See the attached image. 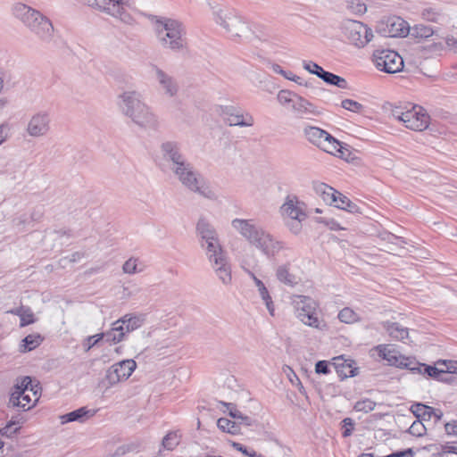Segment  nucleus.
Masks as SVG:
<instances>
[{
  "mask_svg": "<svg viewBox=\"0 0 457 457\" xmlns=\"http://www.w3.org/2000/svg\"><path fill=\"white\" fill-rule=\"evenodd\" d=\"M118 105L123 115L144 129H155L158 120L150 107L144 102L141 93L136 90H128L119 96Z\"/></svg>",
  "mask_w": 457,
  "mask_h": 457,
  "instance_id": "f257e3e1",
  "label": "nucleus"
},
{
  "mask_svg": "<svg viewBox=\"0 0 457 457\" xmlns=\"http://www.w3.org/2000/svg\"><path fill=\"white\" fill-rule=\"evenodd\" d=\"M153 21L157 40L163 48L175 52L184 50L186 29L180 21L163 16H155Z\"/></svg>",
  "mask_w": 457,
  "mask_h": 457,
  "instance_id": "f03ea898",
  "label": "nucleus"
},
{
  "mask_svg": "<svg viewBox=\"0 0 457 457\" xmlns=\"http://www.w3.org/2000/svg\"><path fill=\"white\" fill-rule=\"evenodd\" d=\"M12 14L42 41L48 42L54 35L51 21L39 11L21 3L12 6Z\"/></svg>",
  "mask_w": 457,
  "mask_h": 457,
  "instance_id": "7ed1b4c3",
  "label": "nucleus"
},
{
  "mask_svg": "<svg viewBox=\"0 0 457 457\" xmlns=\"http://www.w3.org/2000/svg\"><path fill=\"white\" fill-rule=\"evenodd\" d=\"M212 17L230 37H243L249 33L245 19L235 10L225 6L212 7Z\"/></svg>",
  "mask_w": 457,
  "mask_h": 457,
  "instance_id": "20e7f679",
  "label": "nucleus"
},
{
  "mask_svg": "<svg viewBox=\"0 0 457 457\" xmlns=\"http://www.w3.org/2000/svg\"><path fill=\"white\" fill-rule=\"evenodd\" d=\"M177 179L189 191L209 200H217L218 195L206 183L204 177L188 162L172 172Z\"/></svg>",
  "mask_w": 457,
  "mask_h": 457,
  "instance_id": "39448f33",
  "label": "nucleus"
},
{
  "mask_svg": "<svg viewBox=\"0 0 457 457\" xmlns=\"http://www.w3.org/2000/svg\"><path fill=\"white\" fill-rule=\"evenodd\" d=\"M392 116L402 121L407 129L422 131L428 127L429 115L420 105L403 104L394 106L391 110Z\"/></svg>",
  "mask_w": 457,
  "mask_h": 457,
  "instance_id": "423d86ee",
  "label": "nucleus"
},
{
  "mask_svg": "<svg viewBox=\"0 0 457 457\" xmlns=\"http://www.w3.org/2000/svg\"><path fill=\"white\" fill-rule=\"evenodd\" d=\"M83 4L111 16L124 24L131 25L134 18L128 12L131 0H79Z\"/></svg>",
  "mask_w": 457,
  "mask_h": 457,
  "instance_id": "0eeeda50",
  "label": "nucleus"
},
{
  "mask_svg": "<svg viewBox=\"0 0 457 457\" xmlns=\"http://www.w3.org/2000/svg\"><path fill=\"white\" fill-rule=\"evenodd\" d=\"M204 252L212 271L220 283L225 287L231 285V263L221 244L212 245V247L204 249Z\"/></svg>",
  "mask_w": 457,
  "mask_h": 457,
  "instance_id": "6e6552de",
  "label": "nucleus"
},
{
  "mask_svg": "<svg viewBox=\"0 0 457 457\" xmlns=\"http://www.w3.org/2000/svg\"><path fill=\"white\" fill-rule=\"evenodd\" d=\"M137 368V362L127 359L112 364L105 371L104 377L99 381L98 387L106 393L111 387L127 380Z\"/></svg>",
  "mask_w": 457,
  "mask_h": 457,
  "instance_id": "1a4fd4ad",
  "label": "nucleus"
},
{
  "mask_svg": "<svg viewBox=\"0 0 457 457\" xmlns=\"http://www.w3.org/2000/svg\"><path fill=\"white\" fill-rule=\"evenodd\" d=\"M231 226L251 245L260 251L262 250L269 234L267 231L256 226L251 220L234 219Z\"/></svg>",
  "mask_w": 457,
  "mask_h": 457,
  "instance_id": "9d476101",
  "label": "nucleus"
},
{
  "mask_svg": "<svg viewBox=\"0 0 457 457\" xmlns=\"http://www.w3.org/2000/svg\"><path fill=\"white\" fill-rule=\"evenodd\" d=\"M303 132L305 139L309 143L322 151L330 154H336V153L340 151L338 148L340 145L339 141L326 130L315 126H306Z\"/></svg>",
  "mask_w": 457,
  "mask_h": 457,
  "instance_id": "9b49d317",
  "label": "nucleus"
},
{
  "mask_svg": "<svg viewBox=\"0 0 457 457\" xmlns=\"http://www.w3.org/2000/svg\"><path fill=\"white\" fill-rule=\"evenodd\" d=\"M342 29L347 39L357 47H364L374 37L370 28L355 20L345 21Z\"/></svg>",
  "mask_w": 457,
  "mask_h": 457,
  "instance_id": "f8f14e48",
  "label": "nucleus"
},
{
  "mask_svg": "<svg viewBox=\"0 0 457 457\" xmlns=\"http://www.w3.org/2000/svg\"><path fill=\"white\" fill-rule=\"evenodd\" d=\"M378 354L386 360L389 365L395 366L400 369H407L414 374L422 373L424 363H420L413 357H405L400 354L395 349H390L386 345L378 346Z\"/></svg>",
  "mask_w": 457,
  "mask_h": 457,
  "instance_id": "ddd939ff",
  "label": "nucleus"
},
{
  "mask_svg": "<svg viewBox=\"0 0 457 457\" xmlns=\"http://www.w3.org/2000/svg\"><path fill=\"white\" fill-rule=\"evenodd\" d=\"M293 305L297 318L305 325L319 328L320 321L317 318V304L313 299L304 295H294Z\"/></svg>",
  "mask_w": 457,
  "mask_h": 457,
  "instance_id": "4468645a",
  "label": "nucleus"
},
{
  "mask_svg": "<svg viewBox=\"0 0 457 457\" xmlns=\"http://www.w3.org/2000/svg\"><path fill=\"white\" fill-rule=\"evenodd\" d=\"M373 62L378 70L386 73H395L403 68V57L393 50H375Z\"/></svg>",
  "mask_w": 457,
  "mask_h": 457,
  "instance_id": "2eb2a0df",
  "label": "nucleus"
},
{
  "mask_svg": "<svg viewBox=\"0 0 457 457\" xmlns=\"http://www.w3.org/2000/svg\"><path fill=\"white\" fill-rule=\"evenodd\" d=\"M161 151L163 161L172 172L189 162L183 154L181 146L177 142L167 141L162 143Z\"/></svg>",
  "mask_w": 457,
  "mask_h": 457,
  "instance_id": "dca6fc26",
  "label": "nucleus"
},
{
  "mask_svg": "<svg viewBox=\"0 0 457 457\" xmlns=\"http://www.w3.org/2000/svg\"><path fill=\"white\" fill-rule=\"evenodd\" d=\"M377 31L383 37H404L409 35L410 26L401 17L393 16L379 22Z\"/></svg>",
  "mask_w": 457,
  "mask_h": 457,
  "instance_id": "f3484780",
  "label": "nucleus"
},
{
  "mask_svg": "<svg viewBox=\"0 0 457 457\" xmlns=\"http://www.w3.org/2000/svg\"><path fill=\"white\" fill-rule=\"evenodd\" d=\"M51 129V117L47 111H38L29 120L26 132L32 137L46 136Z\"/></svg>",
  "mask_w": 457,
  "mask_h": 457,
  "instance_id": "a211bd4d",
  "label": "nucleus"
},
{
  "mask_svg": "<svg viewBox=\"0 0 457 457\" xmlns=\"http://www.w3.org/2000/svg\"><path fill=\"white\" fill-rule=\"evenodd\" d=\"M196 232L200 237V245L204 250L212 245H220L215 228L206 219L202 218L198 220Z\"/></svg>",
  "mask_w": 457,
  "mask_h": 457,
  "instance_id": "6ab92c4d",
  "label": "nucleus"
},
{
  "mask_svg": "<svg viewBox=\"0 0 457 457\" xmlns=\"http://www.w3.org/2000/svg\"><path fill=\"white\" fill-rule=\"evenodd\" d=\"M282 216L290 220H306L305 205L296 196H287L280 207Z\"/></svg>",
  "mask_w": 457,
  "mask_h": 457,
  "instance_id": "aec40b11",
  "label": "nucleus"
},
{
  "mask_svg": "<svg viewBox=\"0 0 457 457\" xmlns=\"http://www.w3.org/2000/svg\"><path fill=\"white\" fill-rule=\"evenodd\" d=\"M223 114L229 126L252 127L254 123V119L249 112H243L234 106L225 107Z\"/></svg>",
  "mask_w": 457,
  "mask_h": 457,
  "instance_id": "412c9836",
  "label": "nucleus"
},
{
  "mask_svg": "<svg viewBox=\"0 0 457 457\" xmlns=\"http://www.w3.org/2000/svg\"><path fill=\"white\" fill-rule=\"evenodd\" d=\"M291 112L296 119L306 120L312 119L320 113L312 103L301 96L296 97L295 100V103L291 108Z\"/></svg>",
  "mask_w": 457,
  "mask_h": 457,
  "instance_id": "4be33fe9",
  "label": "nucleus"
},
{
  "mask_svg": "<svg viewBox=\"0 0 457 457\" xmlns=\"http://www.w3.org/2000/svg\"><path fill=\"white\" fill-rule=\"evenodd\" d=\"M155 79L159 84L160 89L169 97L175 96L179 92V84L177 80L169 73L165 72L157 66L154 67Z\"/></svg>",
  "mask_w": 457,
  "mask_h": 457,
  "instance_id": "5701e85b",
  "label": "nucleus"
},
{
  "mask_svg": "<svg viewBox=\"0 0 457 457\" xmlns=\"http://www.w3.org/2000/svg\"><path fill=\"white\" fill-rule=\"evenodd\" d=\"M96 413V410L87 409V407H80L75 411L61 415L60 420L62 424H66L69 422L84 423L90 418L94 417Z\"/></svg>",
  "mask_w": 457,
  "mask_h": 457,
  "instance_id": "b1692460",
  "label": "nucleus"
},
{
  "mask_svg": "<svg viewBox=\"0 0 457 457\" xmlns=\"http://www.w3.org/2000/svg\"><path fill=\"white\" fill-rule=\"evenodd\" d=\"M289 248L282 241L278 240L270 233L268 234L266 243L262 250V253L267 257H274L280 251H287Z\"/></svg>",
  "mask_w": 457,
  "mask_h": 457,
  "instance_id": "393cba45",
  "label": "nucleus"
},
{
  "mask_svg": "<svg viewBox=\"0 0 457 457\" xmlns=\"http://www.w3.org/2000/svg\"><path fill=\"white\" fill-rule=\"evenodd\" d=\"M383 326L389 336L395 340L405 342L409 338V329L397 322L386 321Z\"/></svg>",
  "mask_w": 457,
  "mask_h": 457,
  "instance_id": "a878e982",
  "label": "nucleus"
},
{
  "mask_svg": "<svg viewBox=\"0 0 457 457\" xmlns=\"http://www.w3.org/2000/svg\"><path fill=\"white\" fill-rule=\"evenodd\" d=\"M30 392L12 391L9 399V403L13 407H21L23 410H29L31 405Z\"/></svg>",
  "mask_w": 457,
  "mask_h": 457,
  "instance_id": "bb28decb",
  "label": "nucleus"
},
{
  "mask_svg": "<svg viewBox=\"0 0 457 457\" xmlns=\"http://www.w3.org/2000/svg\"><path fill=\"white\" fill-rule=\"evenodd\" d=\"M335 366L339 373V376L342 378H349V377H354L356 375L355 370L356 369L353 368V361L352 360H345L343 358V356H339L335 359Z\"/></svg>",
  "mask_w": 457,
  "mask_h": 457,
  "instance_id": "cd10ccee",
  "label": "nucleus"
},
{
  "mask_svg": "<svg viewBox=\"0 0 457 457\" xmlns=\"http://www.w3.org/2000/svg\"><path fill=\"white\" fill-rule=\"evenodd\" d=\"M220 404L227 408L228 411V415L237 420V424H243L246 427H249L254 423V420L251 417L244 415L241 411H239L234 403L220 402Z\"/></svg>",
  "mask_w": 457,
  "mask_h": 457,
  "instance_id": "c85d7f7f",
  "label": "nucleus"
},
{
  "mask_svg": "<svg viewBox=\"0 0 457 457\" xmlns=\"http://www.w3.org/2000/svg\"><path fill=\"white\" fill-rule=\"evenodd\" d=\"M315 191L320 195L322 200L329 205H333L334 203L337 202V194H339V192L332 187L324 183H320L315 186Z\"/></svg>",
  "mask_w": 457,
  "mask_h": 457,
  "instance_id": "c756f323",
  "label": "nucleus"
},
{
  "mask_svg": "<svg viewBox=\"0 0 457 457\" xmlns=\"http://www.w3.org/2000/svg\"><path fill=\"white\" fill-rule=\"evenodd\" d=\"M250 276L252 277V278L253 279V282L255 284V286L257 287L258 288V291H259V294H260V296L262 297V299L263 300V302L265 303V305L270 312V314L271 316L274 315V305H273V302H272V299L265 287V285L263 284V282L259 279L253 273L250 272Z\"/></svg>",
  "mask_w": 457,
  "mask_h": 457,
  "instance_id": "7c9ffc66",
  "label": "nucleus"
},
{
  "mask_svg": "<svg viewBox=\"0 0 457 457\" xmlns=\"http://www.w3.org/2000/svg\"><path fill=\"white\" fill-rule=\"evenodd\" d=\"M435 34V30L432 27L425 24H417L413 27H410L409 35L419 41L425 40Z\"/></svg>",
  "mask_w": 457,
  "mask_h": 457,
  "instance_id": "2f4dec72",
  "label": "nucleus"
},
{
  "mask_svg": "<svg viewBox=\"0 0 457 457\" xmlns=\"http://www.w3.org/2000/svg\"><path fill=\"white\" fill-rule=\"evenodd\" d=\"M44 337L38 333L29 334L24 337L20 345L21 352L26 353L34 350L41 345Z\"/></svg>",
  "mask_w": 457,
  "mask_h": 457,
  "instance_id": "473e14b6",
  "label": "nucleus"
},
{
  "mask_svg": "<svg viewBox=\"0 0 457 457\" xmlns=\"http://www.w3.org/2000/svg\"><path fill=\"white\" fill-rule=\"evenodd\" d=\"M145 315L126 314L120 318V321L126 324V331L131 332L140 328L145 322Z\"/></svg>",
  "mask_w": 457,
  "mask_h": 457,
  "instance_id": "72a5a7b5",
  "label": "nucleus"
},
{
  "mask_svg": "<svg viewBox=\"0 0 457 457\" xmlns=\"http://www.w3.org/2000/svg\"><path fill=\"white\" fill-rule=\"evenodd\" d=\"M276 276L278 279L285 285L293 287L297 284V278L289 272V264L280 265L277 269Z\"/></svg>",
  "mask_w": 457,
  "mask_h": 457,
  "instance_id": "f704fd0d",
  "label": "nucleus"
},
{
  "mask_svg": "<svg viewBox=\"0 0 457 457\" xmlns=\"http://www.w3.org/2000/svg\"><path fill=\"white\" fill-rule=\"evenodd\" d=\"M320 79L327 84L336 86L339 88L345 89L348 87L347 81L344 78L329 71H325Z\"/></svg>",
  "mask_w": 457,
  "mask_h": 457,
  "instance_id": "c9c22d12",
  "label": "nucleus"
},
{
  "mask_svg": "<svg viewBox=\"0 0 457 457\" xmlns=\"http://www.w3.org/2000/svg\"><path fill=\"white\" fill-rule=\"evenodd\" d=\"M180 441V435L178 431H170L169 432L162 441V447L168 451L174 450L179 445Z\"/></svg>",
  "mask_w": 457,
  "mask_h": 457,
  "instance_id": "e433bc0d",
  "label": "nucleus"
},
{
  "mask_svg": "<svg viewBox=\"0 0 457 457\" xmlns=\"http://www.w3.org/2000/svg\"><path fill=\"white\" fill-rule=\"evenodd\" d=\"M37 387V385L34 386L32 385V380L29 377H24L20 383H17L15 385L13 391L31 392L33 396L35 397L34 402H36L38 398Z\"/></svg>",
  "mask_w": 457,
  "mask_h": 457,
  "instance_id": "4c0bfd02",
  "label": "nucleus"
},
{
  "mask_svg": "<svg viewBox=\"0 0 457 457\" xmlns=\"http://www.w3.org/2000/svg\"><path fill=\"white\" fill-rule=\"evenodd\" d=\"M411 411L420 420H430V412H433V408L425 405L423 403H415L411 407Z\"/></svg>",
  "mask_w": 457,
  "mask_h": 457,
  "instance_id": "58836bf2",
  "label": "nucleus"
},
{
  "mask_svg": "<svg viewBox=\"0 0 457 457\" xmlns=\"http://www.w3.org/2000/svg\"><path fill=\"white\" fill-rule=\"evenodd\" d=\"M299 95L289 91V90H280L277 96V99L278 103L285 107L292 108V105L295 103V100L296 97H298Z\"/></svg>",
  "mask_w": 457,
  "mask_h": 457,
  "instance_id": "ea45409f",
  "label": "nucleus"
},
{
  "mask_svg": "<svg viewBox=\"0 0 457 457\" xmlns=\"http://www.w3.org/2000/svg\"><path fill=\"white\" fill-rule=\"evenodd\" d=\"M340 321L347 324L354 323L360 320L359 315L352 309L345 307L338 313Z\"/></svg>",
  "mask_w": 457,
  "mask_h": 457,
  "instance_id": "a19ab883",
  "label": "nucleus"
},
{
  "mask_svg": "<svg viewBox=\"0 0 457 457\" xmlns=\"http://www.w3.org/2000/svg\"><path fill=\"white\" fill-rule=\"evenodd\" d=\"M217 426L220 430L230 434H236L238 430L237 421H231L227 418H220L217 420Z\"/></svg>",
  "mask_w": 457,
  "mask_h": 457,
  "instance_id": "79ce46f5",
  "label": "nucleus"
},
{
  "mask_svg": "<svg viewBox=\"0 0 457 457\" xmlns=\"http://www.w3.org/2000/svg\"><path fill=\"white\" fill-rule=\"evenodd\" d=\"M138 262H139L138 259L129 258V260H127L124 262V264L122 266L123 272L126 274H129V275L142 272L143 268L138 267Z\"/></svg>",
  "mask_w": 457,
  "mask_h": 457,
  "instance_id": "37998d69",
  "label": "nucleus"
},
{
  "mask_svg": "<svg viewBox=\"0 0 457 457\" xmlns=\"http://www.w3.org/2000/svg\"><path fill=\"white\" fill-rule=\"evenodd\" d=\"M376 403L370 399H363L355 403L353 409L356 411L368 413L373 411L376 407Z\"/></svg>",
  "mask_w": 457,
  "mask_h": 457,
  "instance_id": "c03bdc74",
  "label": "nucleus"
},
{
  "mask_svg": "<svg viewBox=\"0 0 457 457\" xmlns=\"http://www.w3.org/2000/svg\"><path fill=\"white\" fill-rule=\"evenodd\" d=\"M20 327H25L35 322L34 313L29 307H25L21 316Z\"/></svg>",
  "mask_w": 457,
  "mask_h": 457,
  "instance_id": "a18cd8bd",
  "label": "nucleus"
},
{
  "mask_svg": "<svg viewBox=\"0 0 457 457\" xmlns=\"http://www.w3.org/2000/svg\"><path fill=\"white\" fill-rule=\"evenodd\" d=\"M409 433L415 436H422L426 433V427L421 420H415L409 428Z\"/></svg>",
  "mask_w": 457,
  "mask_h": 457,
  "instance_id": "49530a36",
  "label": "nucleus"
},
{
  "mask_svg": "<svg viewBox=\"0 0 457 457\" xmlns=\"http://www.w3.org/2000/svg\"><path fill=\"white\" fill-rule=\"evenodd\" d=\"M104 339V334L99 333L94 336L87 337L83 341V347L85 349V352H88L92 347H94L99 341Z\"/></svg>",
  "mask_w": 457,
  "mask_h": 457,
  "instance_id": "de8ad7c7",
  "label": "nucleus"
},
{
  "mask_svg": "<svg viewBox=\"0 0 457 457\" xmlns=\"http://www.w3.org/2000/svg\"><path fill=\"white\" fill-rule=\"evenodd\" d=\"M341 106L348 111L353 112H360L363 106L361 104L352 100V99H345L341 102Z\"/></svg>",
  "mask_w": 457,
  "mask_h": 457,
  "instance_id": "09e8293b",
  "label": "nucleus"
},
{
  "mask_svg": "<svg viewBox=\"0 0 457 457\" xmlns=\"http://www.w3.org/2000/svg\"><path fill=\"white\" fill-rule=\"evenodd\" d=\"M103 334H104V338H105L106 342H108L110 344H118L124 339L120 336V334H119L118 332H116L114 330L113 328H111V329H109L106 332H104Z\"/></svg>",
  "mask_w": 457,
  "mask_h": 457,
  "instance_id": "8fccbe9b",
  "label": "nucleus"
},
{
  "mask_svg": "<svg viewBox=\"0 0 457 457\" xmlns=\"http://www.w3.org/2000/svg\"><path fill=\"white\" fill-rule=\"evenodd\" d=\"M303 68L308 71L310 73L316 75L318 78H321L322 73H324L325 70L320 67L319 64L313 62H305L303 63Z\"/></svg>",
  "mask_w": 457,
  "mask_h": 457,
  "instance_id": "3c124183",
  "label": "nucleus"
},
{
  "mask_svg": "<svg viewBox=\"0 0 457 457\" xmlns=\"http://www.w3.org/2000/svg\"><path fill=\"white\" fill-rule=\"evenodd\" d=\"M445 373L444 370H439L436 367L427 365L424 363L422 367V373L430 378H438L441 374Z\"/></svg>",
  "mask_w": 457,
  "mask_h": 457,
  "instance_id": "603ef678",
  "label": "nucleus"
},
{
  "mask_svg": "<svg viewBox=\"0 0 457 457\" xmlns=\"http://www.w3.org/2000/svg\"><path fill=\"white\" fill-rule=\"evenodd\" d=\"M347 8L354 14L361 15L366 12L367 6L365 4L357 2H349L347 4Z\"/></svg>",
  "mask_w": 457,
  "mask_h": 457,
  "instance_id": "864d4df0",
  "label": "nucleus"
},
{
  "mask_svg": "<svg viewBox=\"0 0 457 457\" xmlns=\"http://www.w3.org/2000/svg\"><path fill=\"white\" fill-rule=\"evenodd\" d=\"M342 428H344L343 436L348 437L352 435L354 428V422L351 418H345L342 422Z\"/></svg>",
  "mask_w": 457,
  "mask_h": 457,
  "instance_id": "5fc2aeb1",
  "label": "nucleus"
},
{
  "mask_svg": "<svg viewBox=\"0 0 457 457\" xmlns=\"http://www.w3.org/2000/svg\"><path fill=\"white\" fill-rule=\"evenodd\" d=\"M320 222L328 226L331 230L345 229L334 218L323 217L320 219Z\"/></svg>",
  "mask_w": 457,
  "mask_h": 457,
  "instance_id": "6e6d98bb",
  "label": "nucleus"
},
{
  "mask_svg": "<svg viewBox=\"0 0 457 457\" xmlns=\"http://www.w3.org/2000/svg\"><path fill=\"white\" fill-rule=\"evenodd\" d=\"M84 257V253L81 252H75L73 253L70 257H64L60 260V264L62 267H65L67 262L73 263L79 260H81Z\"/></svg>",
  "mask_w": 457,
  "mask_h": 457,
  "instance_id": "4d7b16f0",
  "label": "nucleus"
},
{
  "mask_svg": "<svg viewBox=\"0 0 457 457\" xmlns=\"http://www.w3.org/2000/svg\"><path fill=\"white\" fill-rule=\"evenodd\" d=\"M304 220H290L287 221V225L289 228V230L294 234H298L302 230V222Z\"/></svg>",
  "mask_w": 457,
  "mask_h": 457,
  "instance_id": "13d9d810",
  "label": "nucleus"
},
{
  "mask_svg": "<svg viewBox=\"0 0 457 457\" xmlns=\"http://www.w3.org/2000/svg\"><path fill=\"white\" fill-rule=\"evenodd\" d=\"M439 13L436 12L433 9H425L423 12H422V17L423 19L428 21H433V22H437L438 20H439Z\"/></svg>",
  "mask_w": 457,
  "mask_h": 457,
  "instance_id": "bf43d9fd",
  "label": "nucleus"
},
{
  "mask_svg": "<svg viewBox=\"0 0 457 457\" xmlns=\"http://www.w3.org/2000/svg\"><path fill=\"white\" fill-rule=\"evenodd\" d=\"M350 201L347 196L339 192L337 196V202H335L333 205L338 209L345 210L346 203H350Z\"/></svg>",
  "mask_w": 457,
  "mask_h": 457,
  "instance_id": "052dcab7",
  "label": "nucleus"
},
{
  "mask_svg": "<svg viewBox=\"0 0 457 457\" xmlns=\"http://www.w3.org/2000/svg\"><path fill=\"white\" fill-rule=\"evenodd\" d=\"M112 328H114V330L116 332H118L119 334H120V336L124 338L126 334L128 333L126 331V324L125 323H122L120 321V319H119L118 320L114 321L112 325Z\"/></svg>",
  "mask_w": 457,
  "mask_h": 457,
  "instance_id": "680f3d73",
  "label": "nucleus"
},
{
  "mask_svg": "<svg viewBox=\"0 0 457 457\" xmlns=\"http://www.w3.org/2000/svg\"><path fill=\"white\" fill-rule=\"evenodd\" d=\"M315 371L318 374L329 373V368L326 361H319L315 365Z\"/></svg>",
  "mask_w": 457,
  "mask_h": 457,
  "instance_id": "e2e57ef3",
  "label": "nucleus"
},
{
  "mask_svg": "<svg viewBox=\"0 0 457 457\" xmlns=\"http://www.w3.org/2000/svg\"><path fill=\"white\" fill-rule=\"evenodd\" d=\"M19 429L20 427L12 428L11 425L7 423L5 427L0 428V433L2 434V436L11 437L12 436V435L16 434L19 431Z\"/></svg>",
  "mask_w": 457,
  "mask_h": 457,
  "instance_id": "0e129e2a",
  "label": "nucleus"
},
{
  "mask_svg": "<svg viewBox=\"0 0 457 457\" xmlns=\"http://www.w3.org/2000/svg\"><path fill=\"white\" fill-rule=\"evenodd\" d=\"M10 127L7 123L0 125V145L5 142L9 137Z\"/></svg>",
  "mask_w": 457,
  "mask_h": 457,
  "instance_id": "69168bd1",
  "label": "nucleus"
},
{
  "mask_svg": "<svg viewBox=\"0 0 457 457\" xmlns=\"http://www.w3.org/2000/svg\"><path fill=\"white\" fill-rule=\"evenodd\" d=\"M345 211L354 213V214H361L362 213V211L360 206H358L355 203L350 201V203H346Z\"/></svg>",
  "mask_w": 457,
  "mask_h": 457,
  "instance_id": "338daca9",
  "label": "nucleus"
},
{
  "mask_svg": "<svg viewBox=\"0 0 457 457\" xmlns=\"http://www.w3.org/2000/svg\"><path fill=\"white\" fill-rule=\"evenodd\" d=\"M445 432L448 435H457V421L453 420L445 425Z\"/></svg>",
  "mask_w": 457,
  "mask_h": 457,
  "instance_id": "774afa93",
  "label": "nucleus"
}]
</instances>
